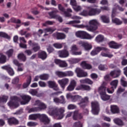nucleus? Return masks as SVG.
Masks as SVG:
<instances>
[{"instance_id": "nucleus-33", "label": "nucleus", "mask_w": 127, "mask_h": 127, "mask_svg": "<svg viewBox=\"0 0 127 127\" xmlns=\"http://www.w3.org/2000/svg\"><path fill=\"white\" fill-rule=\"evenodd\" d=\"M80 83H81L82 84H89V85H92L93 84V81L89 79V78H87L85 79H81L80 80Z\"/></svg>"}, {"instance_id": "nucleus-6", "label": "nucleus", "mask_w": 127, "mask_h": 127, "mask_svg": "<svg viewBox=\"0 0 127 127\" xmlns=\"http://www.w3.org/2000/svg\"><path fill=\"white\" fill-rule=\"evenodd\" d=\"M19 101V99L16 96H11L10 97V100L9 102H8V106L11 108V107H15L16 108L18 107V104L17 102Z\"/></svg>"}, {"instance_id": "nucleus-20", "label": "nucleus", "mask_w": 127, "mask_h": 127, "mask_svg": "<svg viewBox=\"0 0 127 127\" xmlns=\"http://www.w3.org/2000/svg\"><path fill=\"white\" fill-rule=\"evenodd\" d=\"M2 69H4V70H6L8 73V74L10 76H13L14 75V71H13V69L10 67V66L9 65H5L1 66Z\"/></svg>"}, {"instance_id": "nucleus-29", "label": "nucleus", "mask_w": 127, "mask_h": 127, "mask_svg": "<svg viewBox=\"0 0 127 127\" xmlns=\"http://www.w3.org/2000/svg\"><path fill=\"white\" fill-rule=\"evenodd\" d=\"M17 58L19 60H21V61H23V62H25V61H26V56L22 53L18 55Z\"/></svg>"}, {"instance_id": "nucleus-25", "label": "nucleus", "mask_w": 127, "mask_h": 127, "mask_svg": "<svg viewBox=\"0 0 127 127\" xmlns=\"http://www.w3.org/2000/svg\"><path fill=\"white\" fill-rule=\"evenodd\" d=\"M95 41L97 43H101L105 41V37L102 35H98L95 38Z\"/></svg>"}, {"instance_id": "nucleus-26", "label": "nucleus", "mask_w": 127, "mask_h": 127, "mask_svg": "<svg viewBox=\"0 0 127 127\" xmlns=\"http://www.w3.org/2000/svg\"><path fill=\"white\" fill-rule=\"evenodd\" d=\"M80 66L83 68V69H92V65L90 64H87L86 61H83L80 64Z\"/></svg>"}, {"instance_id": "nucleus-13", "label": "nucleus", "mask_w": 127, "mask_h": 127, "mask_svg": "<svg viewBox=\"0 0 127 127\" xmlns=\"http://www.w3.org/2000/svg\"><path fill=\"white\" fill-rule=\"evenodd\" d=\"M58 82L61 88L64 90L65 89V87H66V85L69 83V79L66 78H63L62 79L59 80Z\"/></svg>"}, {"instance_id": "nucleus-60", "label": "nucleus", "mask_w": 127, "mask_h": 127, "mask_svg": "<svg viewBox=\"0 0 127 127\" xmlns=\"http://www.w3.org/2000/svg\"><path fill=\"white\" fill-rule=\"evenodd\" d=\"M69 85L75 88L77 86V81L74 79H72L69 83Z\"/></svg>"}, {"instance_id": "nucleus-36", "label": "nucleus", "mask_w": 127, "mask_h": 127, "mask_svg": "<svg viewBox=\"0 0 127 127\" xmlns=\"http://www.w3.org/2000/svg\"><path fill=\"white\" fill-rule=\"evenodd\" d=\"M114 122L115 124L118 125V126H124V124L123 121L119 118H116L114 119Z\"/></svg>"}, {"instance_id": "nucleus-21", "label": "nucleus", "mask_w": 127, "mask_h": 127, "mask_svg": "<svg viewBox=\"0 0 127 127\" xmlns=\"http://www.w3.org/2000/svg\"><path fill=\"white\" fill-rule=\"evenodd\" d=\"M79 44L81 45L82 47H84L85 50H90V49H92V45L89 44L87 43L80 41L79 42Z\"/></svg>"}, {"instance_id": "nucleus-7", "label": "nucleus", "mask_w": 127, "mask_h": 127, "mask_svg": "<svg viewBox=\"0 0 127 127\" xmlns=\"http://www.w3.org/2000/svg\"><path fill=\"white\" fill-rule=\"evenodd\" d=\"M118 84H119L118 80H113L111 83L110 85L112 86L111 88V90L110 88H107V91L108 93L109 94H113L114 91H115V89H117V87H118Z\"/></svg>"}, {"instance_id": "nucleus-9", "label": "nucleus", "mask_w": 127, "mask_h": 127, "mask_svg": "<svg viewBox=\"0 0 127 127\" xmlns=\"http://www.w3.org/2000/svg\"><path fill=\"white\" fill-rule=\"evenodd\" d=\"M34 106H38L39 112H41V111H43V110L47 109V105H46V104H44L43 102H41L40 100L36 101L34 103Z\"/></svg>"}, {"instance_id": "nucleus-32", "label": "nucleus", "mask_w": 127, "mask_h": 127, "mask_svg": "<svg viewBox=\"0 0 127 127\" xmlns=\"http://www.w3.org/2000/svg\"><path fill=\"white\" fill-rule=\"evenodd\" d=\"M59 12L58 10H56L52 11V12H49L48 14L50 15L51 18H56V16H57V14H55L54 13H57Z\"/></svg>"}, {"instance_id": "nucleus-47", "label": "nucleus", "mask_w": 127, "mask_h": 127, "mask_svg": "<svg viewBox=\"0 0 127 127\" xmlns=\"http://www.w3.org/2000/svg\"><path fill=\"white\" fill-rule=\"evenodd\" d=\"M0 37H3L4 38H6L7 39H9L10 38V37H9L7 34L3 32H0Z\"/></svg>"}, {"instance_id": "nucleus-4", "label": "nucleus", "mask_w": 127, "mask_h": 127, "mask_svg": "<svg viewBox=\"0 0 127 127\" xmlns=\"http://www.w3.org/2000/svg\"><path fill=\"white\" fill-rule=\"evenodd\" d=\"M92 113L93 115H98L100 112V105L97 101L91 102Z\"/></svg>"}, {"instance_id": "nucleus-11", "label": "nucleus", "mask_w": 127, "mask_h": 127, "mask_svg": "<svg viewBox=\"0 0 127 127\" xmlns=\"http://www.w3.org/2000/svg\"><path fill=\"white\" fill-rule=\"evenodd\" d=\"M75 72L77 74V77L81 78L82 77H87L88 76V73L84 71L80 68H77L75 69Z\"/></svg>"}, {"instance_id": "nucleus-39", "label": "nucleus", "mask_w": 127, "mask_h": 127, "mask_svg": "<svg viewBox=\"0 0 127 127\" xmlns=\"http://www.w3.org/2000/svg\"><path fill=\"white\" fill-rule=\"evenodd\" d=\"M101 96V98L103 101H109V99H110L111 96L106 95V93L102 94Z\"/></svg>"}, {"instance_id": "nucleus-38", "label": "nucleus", "mask_w": 127, "mask_h": 127, "mask_svg": "<svg viewBox=\"0 0 127 127\" xmlns=\"http://www.w3.org/2000/svg\"><path fill=\"white\" fill-rule=\"evenodd\" d=\"M56 74L60 78H64V77H66V72L56 71Z\"/></svg>"}, {"instance_id": "nucleus-52", "label": "nucleus", "mask_w": 127, "mask_h": 127, "mask_svg": "<svg viewBox=\"0 0 127 127\" xmlns=\"http://www.w3.org/2000/svg\"><path fill=\"white\" fill-rule=\"evenodd\" d=\"M33 50L35 52H36L37 51H38L39 49H40V47L37 44H35L34 46H33Z\"/></svg>"}, {"instance_id": "nucleus-42", "label": "nucleus", "mask_w": 127, "mask_h": 127, "mask_svg": "<svg viewBox=\"0 0 127 127\" xmlns=\"http://www.w3.org/2000/svg\"><path fill=\"white\" fill-rule=\"evenodd\" d=\"M39 78L41 80H43L44 81H46L49 78V75L47 74H44L40 75Z\"/></svg>"}, {"instance_id": "nucleus-61", "label": "nucleus", "mask_w": 127, "mask_h": 127, "mask_svg": "<svg viewBox=\"0 0 127 127\" xmlns=\"http://www.w3.org/2000/svg\"><path fill=\"white\" fill-rule=\"evenodd\" d=\"M37 126V123L33 122H30L27 123L28 127H35Z\"/></svg>"}, {"instance_id": "nucleus-34", "label": "nucleus", "mask_w": 127, "mask_h": 127, "mask_svg": "<svg viewBox=\"0 0 127 127\" xmlns=\"http://www.w3.org/2000/svg\"><path fill=\"white\" fill-rule=\"evenodd\" d=\"M98 91L101 96V95H103L106 93V87L101 86L98 88Z\"/></svg>"}, {"instance_id": "nucleus-37", "label": "nucleus", "mask_w": 127, "mask_h": 127, "mask_svg": "<svg viewBox=\"0 0 127 127\" xmlns=\"http://www.w3.org/2000/svg\"><path fill=\"white\" fill-rule=\"evenodd\" d=\"M6 62V56L5 55L1 54L0 57V64H4Z\"/></svg>"}, {"instance_id": "nucleus-62", "label": "nucleus", "mask_w": 127, "mask_h": 127, "mask_svg": "<svg viewBox=\"0 0 127 127\" xmlns=\"http://www.w3.org/2000/svg\"><path fill=\"white\" fill-rule=\"evenodd\" d=\"M125 88H123L122 87H119L118 89V90L117 91V95H120V94H121V93H123V92H125Z\"/></svg>"}, {"instance_id": "nucleus-1", "label": "nucleus", "mask_w": 127, "mask_h": 127, "mask_svg": "<svg viewBox=\"0 0 127 127\" xmlns=\"http://www.w3.org/2000/svg\"><path fill=\"white\" fill-rule=\"evenodd\" d=\"M89 25H73L74 27L77 28H86L87 30L90 31L91 32H94L98 29V26L100 25L99 21L97 19L90 20L88 22Z\"/></svg>"}, {"instance_id": "nucleus-44", "label": "nucleus", "mask_w": 127, "mask_h": 127, "mask_svg": "<svg viewBox=\"0 0 127 127\" xmlns=\"http://www.w3.org/2000/svg\"><path fill=\"white\" fill-rule=\"evenodd\" d=\"M31 83V76H29L27 80V82L23 84V88H27Z\"/></svg>"}, {"instance_id": "nucleus-58", "label": "nucleus", "mask_w": 127, "mask_h": 127, "mask_svg": "<svg viewBox=\"0 0 127 127\" xmlns=\"http://www.w3.org/2000/svg\"><path fill=\"white\" fill-rule=\"evenodd\" d=\"M99 70L105 71V70L108 69V66H107V65H104L101 64L99 66Z\"/></svg>"}, {"instance_id": "nucleus-22", "label": "nucleus", "mask_w": 127, "mask_h": 127, "mask_svg": "<svg viewBox=\"0 0 127 127\" xmlns=\"http://www.w3.org/2000/svg\"><path fill=\"white\" fill-rule=\"evenodd\" d=\"M121 75V70L112 71L110 72V75L113 78H118Z\"/></svg>"}, {"instance_id": "nucleus-28", "label": "nucleus", "mask_w": 127, "mask_h": 127, "mask_svg": "<svg viewBox=\"0 0 127 127\" xmlns=\"http://www.w3.org/2000/svg\"><path fill=\"white\" fill-rule=\"evenodd\" d=\"M100 18L104 23H110V17L106 15H102L100 17Z\"/></svg>"}, {"instance_id": "nucleus-30", "label": "nucleus", "mask_w": 127, "mask_h": 127, "mask_svg": "<svg viewBox=\"0 0 127 127\" xmlns=\"http://www.w3.org/2000/svg\"><path fill=\"white\" fill-rule=\"evenodd\" d=\"M40 114H35L30 115L29 116V120H31L32 121H36L37 119H39Z\"/></svg>"}, {"instance_id": "nucleus-49", "label": "nucleus", "mask_w": 127, "mask_h": 127, "mask_svg": "<svg viewBox=\"0 0 127 127\" xmlns=\"http://www.w3.org/2000/svg\"><path fill=\"white\" fill-rule=\"evenodd\" d=\"M48 84L49 88H51L52 89L57 85L56 82L54 81H48Z\"/></svg>"}, {"instance_id": "nucleus-12", "label": "nucleus", "mask_w": 127, "mask_h": 127, "mask_svg": "<svg viewBox=\"0 0 127 127\" xmlns=\"http://www.w3.org/2000/svg\"><path fill=\"white\" fill-rule=\"evenodd\" d=\"M88 103H89V98L88 97H85L81 99L80 102L78 103V105H79L80 108L84 109V108L87 106Z\"/></svg>"}, {"instance_id": "nucleus-10", "label": "nucleus", "mask_w": 127, "mask_h": 127, "mask_svg": "<svg viewBox=\"0 0 127 127\" xmlns=\"http://www.w3.org/2000/svg\"><path fill=\"white\" fill-rule=\"evenodd\" d=\"M102 50H103L104 51H107L108 50V49L105 47H97L94 48L93 50L91 51L90 53V54L92 56H95V55H98Z\"/></svg>"}, {"instance_id": "nucleus-64", "label": "nucleus", "mask_w": 127, "mask_h": 127, "mask_svg": "<svg viewBox=\"0 0 127 127\" xmlns=\"http://www.w3.org/2000/svg\"><path fill=\"white\" fill-rule=\"evenodd\" d=\"M73 8L75 11H80V10H82V7L80 6H77V5L73 6Z\"/></svg>"}, {"instance_id": "nucleus-17", "label": "nucleus", "mask_w": 127, "mask_h": 127, "mask_svg": "<svg viewBox=\"0 0 127 127\" xmlns=\"http://www.w3.org/2000/svg\"><path fill=\"white\" fill-rule=\"evenodd\" d=\"M59 57L61 58H66L69 56V52L66 50L59 51L58 52Z\"/></svg>"}, {"instance_id": "nucleus-2", "label": "nucleus", "mask_w": 127, "mask_h": 127, "mask_svg": "<svg viewBox=\"0 0 127 127\" xmlns=\"http://www.w3.org/2000/svg\"><path fill=\"white\" fill-rule=\"evenodd\" d=\"M64 113H65V109L64 108H58L53 106L49 107V114L51 116H55L58 120H61L64 118Z\"/></svg>"}, {"instance_id": "nucleus-16", "label": "nucleus", "mask_w": 127, "mask_h": 127, "mask_svg": "<svg viewBox=\"0 0 127 127\" xmlns=\"http://www.w3.org/2000/svg\"><path fill=\"white\" fill-rule=\"evenodd\" d=\"M22 98L23 101L21 102V105H26V104H28L30 100H31V97L29 95H23L21 96Z\"/></svg>"}, {"instance_id": "nucleus-31", "label": "nucleus", "mask_w": 127, "mask_h": 127, "mask_svg": "<svg viewBox=\"0 0 127 127\" xmlns=\"http://www.w3.org/2000/svg\"><path fill=\"white\" fill-rule=\"evenodd\" d=\"M38 57L39 58H41V59H42V60H45V59H46V58H47V54L45 52H41L39 53Z\"/></svg>"}, {"instance_id": "nucleus-55", "label": "nucleus", "mask_w": 127, "mask_h": 127, "mask_svg": "<svg viewBox=\"0 0 127 127\" xmlns=\"http://www.w3.org/2000/svg\"><path fill=\"white\" fill-rule=\"evenodd\" d=\"M37 112H39L38 107L32 108L29 110V113H36Z\"/></svg>"}, {"instance_id": "nucleus-5", "label": "nucleus", "mask_w": 127, "mask_h": 127, "mask_svg": "<svg viewBox=\"0 0 127 127\" xmlns=\"http://www.w3.org/2000/svg\"><path fill=\"white\" fill-rule=\"evenodd\" d=\"M117 9L114 8L112 10V22L113 23H115L117 25H121V24H123V21L120 20V19L118 18H115V16L117 15Z\"/></svg>"}, {"instance_id": "nucleus-24", "label": "nucleus", "mask_w": 127, "mask_h": 127, "mask_svg": "<svg viewBox=\"0 0 127 127\" xmlns=\"http://www.w3.org/2000/svg\"><path fill=\"white\" fill-rule=\"evenodd\" d=\"M111 111L112 114H119L120 113V108L116 105H111Z\"/></svg>"}, {"instance_id": "nucleus-27", "label": "nucleus", "mask_w": 127, "mask_h": 127, "mask_svg": "<svg viewBox=\"0 0 127 127\" xmlns=\"http://www.w3.org/2000/svg\"><path fill=\"white\" fill-rule=\"evenodd\" d=\"M109 46L111 48H114V49H118V48H120L121 45H118V44L116 43L114 41H112L109 43Z\"/></svg>"}, {"instance_id": "nucleus-43", "label": "nucleus", "mask_w": 127, "mask_h": 127, "mask_svg": "<svg viewBox=\"0 0 127 127\" xmlns=\"http://www.w3.org/2000/svg\"><path fill=\"white\" fill-rule=\"evenodd\" d=\"M101 55L103 57H108V58H112V57L114 56L113 54L110 53L107 54L106 53H104L103 52H101Z\"/></svg>"}, {"instance_id": "nucleus-41", "label": "nucleus", "mask_w": 127, "mask_h": 127, "mask_svg": "<svg viewBox=\"0 0 127 127\" xmlns=\"http://www.w3.org/2000/svg\"><path fill=\"white\" fill-rule=\"evenodd\" d=\"M55 30H56V29H53L52 28H47L45 29L44 30V31L45 33H47L48 32H49L50 34H52V33H53V32H54Z\"/></svg>"}, {"instance_id": "nucleus-51", "label": "nucleus", "mask_w": 127, "mask_h": 127, "mask_svg": "<svg viewBox=\"0 0 127 127\" xmlns=\"http://www.w3.org/2000/svg\"><path fill=\"white\" fill-rule=\"evenodd\" d=\"M78 116H81V114L78 113L77 111L74 112L73 116L74 121H77L78 120Z\"/></svg>"}, {"instance_id": "nucleus-53", "label": "nucleus", "mask_w": 127, "mask_h": 127, "mask_svg": "<svg viewBox=\"0 0 127 127\" xmlns=\"http://www.w3.org/2000/svg\"><path fill=\"white\" fill-rule=\"evenodd\" d=\"M80 22H81L80 20H73V21H70L66 23V24L73 25L76 23H80Z\"/></svg>"}, {"instance_id": "nucleus-8", "label": "nucleus", "mask_w": 127, "mask_h": 127, "mask_svg": "<svg viewBox=\"0 0 127 127\" xmlns=\"http://www.w3.org/2000/svg\"><path fill=\"white\" fill-rule=\"evenodd\" d=\"M40 122L43 123L44 125H49L50 124V119L46 114H40L39 118Z\"/></svg>"}, {"instance_id": "nucleus-18", "label": "nucleus", "mask_w": 127, "mask_h": 127, "mask_svg": "<svg viewBox=\"0 0 127 127\" xmlns=\"http://www.w3.org/2000/svg\"><path fill=\"white\" fill-rule=\"evenodd\" d=\"M53 37H55L57 39H65L66 35L62 33L56 32L52 35Z\"/></svg>"}, {"instance_id": "nucleus-45", "label": "nucleus", "mask_w": 127, "mask_h": 127, "mask_svg": "<svg viewBox=\"0 0 127 127\" xmlns=\"http://www.w3.org/2000/svg\"><path fill=\"white\" fill-rule=\"evenodd\" d=\"M13 49H10L5 53V54H6L8 58H10V57H11L13 55Z\"/></svg>"}, {"instance_id": "nucleus-48", "label": "nucleus", "mask_w": 127, "mask_h": 127, "mask_svg": "<svg viewBox=\"0 0 127 127\" xmlns=\"http://www.w3.org/2000/svg\"><path fill=\"white\" fill-rule=\"evenodd\" d=\"M121 84L123 87H127V82L126 81L125 77H122L121 79Z\"/></svg>"}, {"instance_id": "nucleus-14", "label": "nucleus", "mask_w": 127, "mask_h": 127, "mask_svg": "<svg viewBox=\"0 0 127 127\" xmlns=\"http://www.w3.org/2000/svg\"><path fill=\"white\" fill-rule=\"evenodd\" d=\"M55 63L59 65L61 68H65L68 66V64L65 61H61L60 60L56 59L55 60Z\"/></svg>"}, {"instance_id": "nucleus-15", "label": "nucleus", "mask_w": 127, "mask_h": 127, "mask_svg": "<svg viewBox=\"0 0 127 127\" xmlns=\"http://www.w3.org/2000/svg\"><path fill=\"white\" fill-rule=\"evenodd\" d=\"M78 50V48L76 45H73L70 48V52L72 55H81L82 53L81 52H76Z\"/></svg>"}, {"instance_id": "nucleus-50", "label": "nucleus", "mask_w": 127, "mask_h": 127, "mask_svg": "<svg viewBox=\"0 0 127 127\" xmlns=\"http://www.w3.org/2000/svg\"><path fill=\"white\" fill-rule=\"evenodd\" d=\"M80 100H82V97L79 95L73 96L72 97V102H77V101H79Z\"/></svg>"}, {"instance_id": "nucleus-59", "label": "nucleus", "mask_w": 127, "mask_h": 127, "mask_svg": "<svg viewBox=\"0 0 127 127\" xmlns=\"http://www.w3.org/2000/svg\"><path fill=\"white\" fill-rule=\"evenodd\" d=\"M29 92L32 96H36V95H37V91L35 89H31L29 90Z\"/></svg>"}, {"instance_id": "nucleus-23", "label": "nucleus", "mask_w": 127, "mask_h": 127, "mask_svg": "<svg viewBox=\"0 0 127 127\" xmlns=\"http://www.w3.org/2000/svg\"><path fill=\"white\" fill-rule=\"evenodd\" d=\"M58 8L60 10H61V11L64 12L65 16L66 17H69V16H71L72 15L70 13H68V12H66V11H65V9H64V8L62 6V5H61V4H59Z\"/></svg>"}, {"instance_id": "nucleus-46", "label": "nucleus", "mask_w": 127, "mask_h": 127, "mask_svg": "<svg viewBox=\"0 0 127 127\" xmlns=\"http://www.w3.org/2000/svg\"><path fill=\"white\" fill-rule=\"evenodd\" d=\"M7 99H8V97L7 96H0V103H6L7 102Z\"/></svg>"}, {"instance_id": "nucleus-40", "label": "nucleus", "mask_w": 127, "mask_h": 127, "mask_svg": "<svg viewBox=\"0 0 127 127\" xmlns=\"http://www.w3.org/2000/svg\"><path fill=\"white\" fill-rule=\"evenodd\" d=\"M88 8L89 9L88 11V15L90 16H92L93 15H95V8H92L91 7H88Z\"/></svg>"}, {"instance_id": "nucleus-63", "label": "nucleus", "mask_w": 127, "mask_h": 127, "mask_svg": "<svg viewBox=\"0 0 127 127\" xmlns=\"http://www.w3.org/2000/svg\"><path fill=\"white\" fill-rule=\"evenodd\" d=\"M75 89V87L72 86V85L69 84L68 86L66 88V91H68L69 92H71V91H73Z\"/></svg>"}, {"instance_id": "nucleus-56", "label": "nucleus", "mask_w": 127, "mask_h": 127, "mask_svg": "<svg viewBox=\"0 0 127 127\" xmlns=\"http://www.w3.org/2000/svg\"><path fill=\"white\" fill-rule=\"evenodd\" d=\"M80 15H82L83 16H88L89 15V12L88 11L83 10V11L79 13Z\"/></svg>"}, {"instance_id": "nucleus-3", "label": "nucleus", "mask_w": 127, "mask_h": 127, "mask_svg": "<svg viewBox=\"0 0 127 127\" xmlns=\"http://www.w3.org/2000/svg\"><path fill=\"white\" fill-rule=\"evenodd\" d=\"M75 34L77 37L81 39H92V38H94V36H91L84 31H78L76 32Z\"/></svg>"}, {"instance_id": "nucleus-54", "label": "nucleus", "mask_w": 127, "mask_h": 127, "mask_svg": "<svg viewBox=\"0 0 127 127\" xmlns=\"http://www.w3.org/2000/svg\"><path fill=\"white\" fill-rule=\"evenodd\" d=\"M54 24V21H47L43 24V26H47V25H52Z\"/></svg>"}, {"instance_id": "nucleus-35", "label": "nucleus", "mask_w": 127, "mask_h": 127, "mask_svg": "<svg viewBox=\"0 0 127 127\" xmlns=\"http://www.w3.org/2000/svg\"><path fill=\"white\" fill-rule=\"evenodd\" d=\"M81 61V59L79 58H73L71 59L69 61L70 64H76V63H79Z\"/></svg>"}, {"instance_id": "nucleus-19", "label": "nucleus", "mask_w": 127, "mask_h": 127, "mask_svg": "<svg viewBox=\"0 0 127 127\" xmlns=\"http://www.w3.org/2000/svg\"><path fill=\"white\" fill-rule=\"evenodd\" d=\"M7 122L9 126H12V125H18V124H19V121L14 117L7 119Z\"/></svg>"}, {"instance_id": "nucleus-57", "label": "nucleus", "mask_w": 127, "mask_h": 127, "mask_svg": "<svg viewBox=\"0 0 127 127\" xmlns=\"http://www.w3.org/2000/svg\"><path fill=\"white\" fill-rule=\"evenodd\" d=\"M83 125L80 122H75L73 124L72 127H82Z\"/></svg>"}]
</instances>
